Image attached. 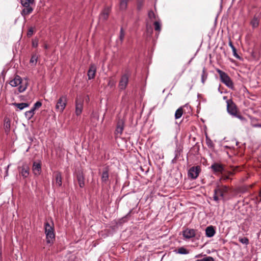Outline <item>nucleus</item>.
<instances>
[{"mask_svg": "<svg viewBox=\"0 0 261 261\" xmlns=\"http://www.w3.org/2000/svg\"><path fill=\"white\" fill-rule=\"evenodd\" d=\"M2 258V251L0 250V260H1Z\"/></svg>", "mask_w": 261, "mask_h": 261, "instance_id": "8fccbe9b", "label": "nucleus"}, {"mask_svg": "<svg viewBox=\"0 0 261 261\" xmlns=\"http://www.w3.org/2000/svg\"><path fill=\"white\" fill-rule=\"evenodd\" d=\"M41 106L42 103L40 101H37L34 105L32 109L35 111L36 109L40 108Z\"/></svg>", "mask_w": 261, "mask_h": 261, "instance_id": "f704fd0d", "label": "nucleus"}, {"mask_svg": "<svg viewBox=\"0 0 261 261\" xmlns=\"http://www.w3.org/2000/svg\"><path fill=\"white\" fill-rule=\"evenodd\" d=\"M33 33H34L33 28H30L29 29L28 32L27 33V36L29 37H30L31 36H32L33 35Z\"/></svg>", "mask_w": 261, "mask_h": 261, "instance_id": "e433bc0d", "label": "nucleus"}, {"mask_svg": "<svg viewBox=\"0 0 261 261\" xmlns=\"http://www.w3.org/2000/svg\"><path fill=\"white\" fill-rule=\"evenodd\" d=\"M219 73L221 82L230 89L233 88V83L227 73L219 69H216Z\"/></svg>", "mask_w": 261, "mask_h": 261, "instance_id": "f03ea898", "label": "nucleus"}, {"mask_svg": "<svg viewBox=\"0 0 261 261\" xmlns=\"http://www.w3.org/2000/svg\"><path fill=\"white\" fill-rule=\"evenodd\" d=\"M239 241L242 244H245V245H248L249 242L248 239L246 237L239 238Z\"/></svg>", "mask_w": 261, "mask_h": 261, "instance_id": "2f4dec72", "label": "nucleus"}, {"mask_svg": "<svg viewBox=\"0 0 261 261\" xmlns=\"http://www.w3.org/2000/svg\"><path fill=\"white\" fill-rule=\"evenodd\" d=\"M184 72V71H182V72L181 73H180L179 74V77L182 75V73Z\"/></svg>", "mask_w": 261, "mask_h": 261, "instance_id": "5fc2aeb1", "label": "nucleus"}, {"mask_svg": "<svg viewBox=\"0 0 261 261\" xmlns=\"http://www.w3.org/2000/svg\"><path fill=\"white\" fill-rule=\"evenodd\" d=\"M202 256V254H198V255H196L195 257L198 258V257H201Z\"/></svg>", "mask_w": 261, "mask_h": 261, "instance_id": "de8ad7c7", "label": "nucleus"}, {"mask_svg": "<svg viewBox=\"0 0 261 261\" xmlns=\"http://www.w3.org/2000/svg\"><path fill=\"white\" fill-rule=\"evenodd\" d=\"M229 190V188L227 186L218 185L214 190V192L215 193H218L221 198L220 199L224 200L225 195L228 192Z\"/></svg>", "mask_w": 261, "mask_h": 261, "instance_id": "39448f33", "label": "nucleus"}, {"mask_svg": "<svg viewBox=\"0 0 261 261\" xmlns=\"http://www.w3.org/2000/svg\"><path fill=\"white\" fill-rule=\"evenodd\" d=\"M211 168L216 173H222L224 170V167L222 165L219 163L213 164L211 165Z\"/></svg>", "mask_w": 261, "mask_h": 261, "instance_id": "2eb2a0df", "label": "nucleus"}, {"mask_svg": "<svg viewBox=\"0 0 261 261\" xmlns=\"http://www.w3.org/2000/svg\"><path fill=\"white\" fill-rule=\"evenodd\" d=\"M258 196H259V198H260L259 201H261V189L260 190V191H259V195H258Z\"/></svg>", "mask_w": 261, "mask_h": 261, "instance_id": "49530a36", "label": "nucleus"}, {"mask_svg": "<svg viewBox=\"0 0 261 261\" xmlns=\"http://www.w3.org/2000/svg\"><path fill=\"white\" fill-rule=\"evenodd\" d=\"M207 73H206V69L205 67H203L202 69V73L201 75V82L203 84H204L205 81L207 79Z\"/></svg>", "mask_w": 261, "mask_h": 261, "instance_id": "c85d7f7f", "label": "nucleus"}, {"mask_svg": "<svg viewBox=\"0 0 261 261\" xmlns=\"http://www.w3.org/2000/svg\"><path fill=\"white\" fill-rule=\"evenodd\" d=\"M228 179V176H226V177L224 178V179Z\"/></svg>", "mask_w": 261, "mask_h": 261, "instance_id": "6e6d98bb", "label": "nucleus"}, {"mask_svg": "<svg viewBox=\"0 0 261 261\" xmlns=\"http://www.w3.org/2000/svg\"><path fill=\"white\" fill-rule=\"evenodd\" d=\"M83 108V101L81 100L76 99L75 103V114L77 116L81 115Z\"/></svg>", "mask_w": 261, "mask_h": 261, "instance_id": "4468645a", "label": "nucleus"}, {"mask_svg": "<svg viewBox=\"0 0 261 261\" xmlns=\"http://www.w3.org/2000/svg\"><path fill=\"white\" fill-rule=\"evenodd\" d=\"M35 114V111L31 109L30 111H27L25 113V116L27 119L30 120Z\"/></svg>", "mask_w": 261, "mask_h": 261, "instance_id": "bb28decb", "label": "nucleus"}, {"mask_svg": "<svg viewBox=\"0 0 261 261\" xmlns=\"http://www.w3.org/2000/svg\"><path fill=\"white\" fill-rule=\"evenodd\" d=\"M56 185L58 187H61L62 184V178L61 173L60 172H57L55 174Z\"/></svg>", "mask_w": 261, "mask_h": 261, "instance_id": "6ab92c4d", "label": "nucleus"}, {"mask_svg": "<svg viewBox=\"0 0 261 261\" xmlns=\"http://www.w3.org/2000/svg\"><path fill=\"white\" fill-rule=\"evenodd\" d=\"M19 172L23 178H27L30 174V167L27 164L24 163L19 168Z\"/></svg>", "mask_w": 261, "mask_h": 261, "instance_id": "ddd939ff", "label": "nucleus"}, {"mask_svg": "<svg viewBox=\"0 0 261 261\" xmlns=\"http://www.w3.org/2000/svg\"><path fill=\"white\" fill-rule=\"evenodd\" d=\"M228 44L229 46L232 49L235 48L230 40H229Z\"/></svg>", "mask_w": 261, "mask_h": 261, "instance_id": "37998d69", "label": "nucleus"}, {"mask_svg": "<svg viewBox=\"0 0 261 261\" xmlns=\"http://www.w3.org/2000/svg\"><path fill=\"white\" fill-rule=\"evenodd\" d=\"M183 114V109L181 107L178 108L175 112V118L177 119L180 118Z\"/></svg>", "mask_w": 261, "mask_h": 261, "instance_id": "cd10ccee", "label": "nucleus"}, {"mask_svg": "<svg viewBox=\"0 0 261 261\" xmlns=\"http://www.w3.org/2000/svg\"><path fill=\"white\" fill-rule=\"evenodd\" d=\"M67 103L66 96L62 95L57 100L56 105V110L60 113H62L65 109Z\"/></svg>", "mask_w": 261, "mask_h": 261, "instance_id": "423d86ee", "label": "nucleus"}, {"mask_svg": "<svg viewBox=\"0 0 261 261\" xmlns=\"http://www.w3.org/2000/svg\"><path fill=\"white\" fill-rule=\"evenodd\" d=\"M77 180L78 181V183L79 185V186L81 188L84 187L85 185L84 183V177L83 176V174L82 173H79L77 174Z\"/></svg>", "mask_w": 261, "mask_h": 261, "instance_id": "412c9836", "label": "nucleus"}, {"mask_svg": "<svg viewBox=\"0 0 261 261\" xmlns=\"http://www.w3.org/2000/svg\"><path fill=\"white\" fill-rule=\"evenodd\" d=\"M124 122L122 119H119L117 122L115 135L116 138L120 137L124 129Z\"/></svg>", "mask_w": 261, "mask_h": 261, "instance_id": "9b49d317", "label": "nucleus"}, {"mask_svg": "<svg viewBox=\"0 0 261 261\" xmlns=\"http://www.w3.org/2000/svg\"><path fill=\"white\" fill-rule=\"evenodd\" d=\"M154 16L153 12L152 11H150L148 13V16Z\"/></svg>", "mask_w": 261, "mask_h": 261, "instance_id": "c03bdc74", "label": "nucleus"}, {"mask_svg": "<svg viewBox=\"0 0 261 261\" xmlns=\"http://www.w3.org/2000/svg\"><path fill=\"white\" fill-rule=\"evenodd\" d=\"M197 232V230L187 228L182 231V235L186 239H190L196 237Z\"/></svg>", "mask_w": 261, "mask_h": 261, "instance_id": "9d476101", "label": "nucleus"}, {"mask_svg": "<svg viewBox=\"0 0 261 261\" xmlns=\"http://www.w3.org/2000/svg\"><path fill=\"white\" fill-rule=\"evenodd\" d=\"M206 141H207V145H209L208 143H210L211 140H209V141H208L207 140H206Z\"/></svg>", "mask_w": 261, "mask_h": 261, "instance_id": "603ef678", "label": "nucleus"}, {"mask_svg": "<svg viewBox=\"0 0 261 261\" xmlns=\"http://www.w3.org/2000/svg\"><path fill=\"white\" fill-rule=\"evenodd\" d=\"M227 110L228 113L232 116L236 115L238 112L237 107L236 104L231 99H228L226 101Z\"/></svg>", "mask_w": 261, "mask_h": 261, "instance_id": "6e6552de", "label": "nucleus"}, {"mask_svg": "<svg viewBox=\"0 0 261 261\" xmlns=\"http://www.w3.org/2000/svg\"><path fill=\"white\" fill-rule=\"evenodd\" d=\"M216 231L214 226L211 225L206 228L205 235L207 237L211 238L213 237Z\"/></svg>", "mask_w": 261, "mask_h": 261, "instance_id": "f3484780", "label": "nucleus"}, {"mask_svg": "<svg viewBox=\"0 0 261 261\" xmlns=\"http://www.w3.org/2000/svg\"><path fill=\"white\" fill-rule=\"evenodd\" d=\"M13 105L18 108L20 110H22L23 109L28 107L30 105L29 103L25 102L14 103Z\"/></svg>", "mask_w": 261, "mask_h": 261, "instance_id": "b1692460", "label": "nucleus"}, {"mask_svg": "<svg viewBox=\"0 0 261 261\" xmlns=\"http://www.w3.org/2000/svg\"><path fill=\"white\" fill-rule=\"evenodd\" d=\"M177 253L181 254H187L189 253V251L184 247H181L178 249Z\"/></svg>", "mask_w": 261, "mask_h": 261, "instance_id": "7c9ffc66", "label": "nucleus"}, {"mask_svg": "<svg viewBox=\"0 0 261 261\" xmlns=\"http://www.w3.org/2000/svg\"><path fill=\"white\" fill-rule=\"evenodd\" d=\"M28 87V83L26 81L23 82L21 80V83L19 85L18 87V91L19 92H24Z\"/></svg>", "mask_w": 261, "mask_h": 261, "instance_id": "a878e982", "label": "nucleus"}, {"mask_svg": "<svg viewBox=\"0 0 261 261\" xmlns=\"http://www.w3.org/2000/svg\"><path fill=\"white\" fill-rule=\"evenodd\" d=\"M109 169L108 167L105 168L101 174V181L105 184H107L109 180Z\"/></svg>", "mask_w": 261, "mask_h": 261, "instance_id": "dca6fc26", "label": "nucleus"}, {"mask_svg": "<svg viewBox=\"0 0 261 261\" xmlns=\"http://www.w3.org/2000/svg\"><path fill=\"white\" fill-rule=\"evenodd\" d=\"M201 171V168L199 166H193L190 168L188 171V176L193 179L197 178Z\"/></svg>", "mask_w": 261, "mask_h": 261, "instance_id": "0eeeda50", "label": "nucleus"}, {"mask_svg": "<svg viewBox=\"0 0 261 261\" xmlns=\"http://www.w3.org/2000/svg\"><path fill=\"white\" fill-rule=\"evenodd\" d=\"M233 55V56L236 57L237 58H239V55L237 53V49L236 48H233L232 49Z\"/></svg>", "mask_w": 261, "mask_h": 261, "instance_id": "a19ab883", "label": "nucleus"}, {"mask_svg": "<svg viewBox=\"0 0 261 261\" xmlns=\"http://www.w3.org/2000/svg\"><path fill=\"white\" fill-rule=\"evenodd\" d=\"M38 45V41L37 39L33 40L32 41V46L34 47H37Z\"/></svg>", "mask_w": 261, "mask_h": 261, "instance_id": "4c0bfd02", "label": "nucleus"}, {"mask_svg": "<svg viewBox=\"0 0 261 261\" xmlns=\"http://www.w3.org/2000/svg\"><path fill=\"white\" fill-rule=\"evenodd\" d=\"M195 261H214V259L212 256H206L205 257L196 260Z\"/></svg>", "mask_w": 261, "mask_h": 261, "instance_id": "72a5a7b5", "label": "nucleus"}, {"mask_svg": "<svg viewBox=\"0 0 261 261\" xmlns=\"http://www.w3.org/2000/svg\"><path fill=\"white\" fill-rule=\"evenodd\" d=\"M219 196V195L218 194V193H215L214 192V195L213 197L214 200L216 201H218V200L220 199Z\"/></svg>", "mask_w": 261, "mask_h": 261, "instance_id": "ea45409f", "label": "nucleus"}, {"mask_svg": "<svg viewBox=\"0 0 261 261\" xmlns=\"http://www.w3.org/2000/svg\"><path fill=\"white\" fill-rule=\"evenodd\" d=\"M253 126L255 127H261V123L254 124Z\"/></svg>", "mask_w": 261, "mask_h": 261, "instance_id": "a18cd8bd", "label": "nucleus"}, {"mask_svg": "<svg viewBox=\"0 0 261 261\" xmlns=\"http://www.w3.org/2000/svg\"><path fill=\"white\" fill-rule=\"evenodd\" d=\"M115 84V82L113 80H110L109 82H108V85L110 87H113V86H114Z\"/></svg>", "mask_w": 261, "mask_h": 261, "instance_id": "58836bf2", "label": "nucleus"}, {"mask_svg": "<svg viewBox=\"0 0 261 261\" xmlns=\"http://www.w3.org/2000/svg\"><path fill=\"white\" fill-rule=\"evenodd\" d=\"M155 17H149L146 20V32L148 35L151 36L153 33L152 27H153L156 35H159L162 29V23L161 20L155 19Z\"/></svg>", "mask_w": 261, "mask_h": 261, "instance_id": "f257e3e1", "label": "nucleus"}, {"mask_svg": "<svg viewBox=\"0 0 261 261\" xmlns=\"http://www.w3.org/2000/svg\"><path fill=\"white\" fill-rule=\"evenodd\" d=\"M125 36V33L123 30V28H121L120 31V35H119V39L122 43L123 41L124 38Z\"/></svg>", "mask_w": 261, "mask_h": 261, "instance_id": "473e14b6", "label": "nucleus"}, {"mask_svg": "<svg viewBox=\"0 0 261 261\" xmlns=\"http://www.w3.org/2000/svg\"><path fill=\"white\" fill-rule=\"evenodd\" d=\"M96 67L94 65H91L88 71V76L89 80L92 79L94 77Z\"/></svg>", "mask_w": 261, "mask_h": 261, "instance_id": "aec40b11", "label": "nucleus"}, {"mask_svg": "<svg viewBox=\"0 0 261 261\" xmlns=\"http://www.w3.org/2000/svg\"><path fill=\"white\" fill-rule=\"evenodd\" d=\"M45 233L46 234V239L47 244H53L55 240V234L54 232V227L48 222L45 224Z\"/></svg>", "mask_w": 261, "mask_h": 261, "instance_id": "7ed1b4c3", "label": "nucleus"}, {"mask_svg": "<svg viewBox=\"0 0 261 261\" xmlns=\"http://www.w3.org/2000/svg\"><path fill=\"white\" fill-rule=\"evenodd\" d=\"M233 116L238 118L241 120H244L245 119L244 117H243L242 115L238 114V113L236 114V115H234Z\"/></svg>", "mask_w": 261, "mask_h": 261, "instance_id": "79ce46f5", "label": "nucleus"}, {"mask_svg": "<svg viewBox=\"0 0 261 261\" xmlns=\"http://www.w3.org/2000/svg\"><path fill=\"white\" fill-rule=\"evenodd\" d=\"M10 120L8 118H5L4 120V127L5 129V131L7 134H8L10 132Z\"/></svg>", "mask_w": 261, "mask_h": 261, "instance_id": "4be33fe9", "label": "nucleus"}, {"mask_svg": "<svg viewBox=\"0 0 261 261\" xmlns=\"http://www.w3.org/2000/svg\"><path fill=\"white\" fill-rule=\"evenodd\" d=\"M128 78L129 75L127 73L121 76L118 85V87L120 90H123L126 88L128 83Z\"/></svg>", "mask_w": 261, "mask_h": 261, "instance_id": "1a4fd4ad", "label": "nucleus"}, {"mask_svg": "<svg viewBox=\"0 0 261 261\" xmlns=\"http://www.w3.org/2000/svg\"><path fill=\"white\" fill-rule=\"evenodd\" d=\"M21 83V79L18 76L16 75L14 79L10 81V84L12 87H16L19 86Z\"/></svg>", "mask_w": 261, "mask_h": 261, "instance_id": "a211bd4d", "label": "nucleus"}, {"mask_svg": "<svg viewBox=\"0 0 261 261\" xmlns=\"http://www.w3.org/2000/svg\"><path fill=\"white\" fill-rule=\"evenodd\" d=\"M128 0H120L119 8L121 11H124L127 8Z\"/></svg>", "mask_w": 261, "mask_h": 261, "instance_id": "5701e85b", "label": "nucleus"}, {"mask_svg": "<svg viewBox=\"0 0 261 261\" xmlns=\"http://www.w3.org/2000/svg\"><path fill=\"white\" fill-rule=\"evenodd\" d=\"M141 4H138V8L139 9L141 8Z\"/></svg>", "mask_w": 261, "mask_h": 261, "instance_id": "09e8293b", "label": "nucleus"}, {"mask_svg": "<svg viewBox=\"0 0 261 261\" xmlns=\"http://www.w3.org/2000/svg\"><path fill=\"white\" fill-rule=\"evenodd\" d=\"M32 171L35 176L39 175L41 173V162L40 161L33 162Z\"/></svg>", "mask_w": 261, "mask_h": 261, "instance_id": "f8f14e48", "label": "nucleus"}, {"mask_svg": "<svg viewBox=\"0 0 261 261\" xmlns=\"http://www.w3.org/2000/svg\"><path fill=\"white\" fill-rule=\"evenodd\" d=\"M253 28H256L259 24V19L258 17H253L250 22Z\"/></svg>", "mask_w": 261, "mask_h": 261, "instance_id": "c756f323", "label": "nucleus"}, {"mask_svg": "<svg viewBox=\"0 0 261 261\" xmlns=\"http://www.w3.org/2000/svg\"><path fill=\"white\" fill-rule=\"evenodd\" d=\"M110 12V8L109 7H107L103 10L102 13H103V15L108 16V15H109Z\"/></svg>", "mask_w": 261, "mask_h": 261, "instance_id": "c9c22d12", "label": "nucleus"}, {"mask_svg": "<svg viewBox=\"0 0 261 261\" xmlns=\"http://www.w3.org/2000/svg\"><path fill=\"white\" fill-rule=\"evenodd\" d=\"M206 141H207V145H209L208 143H210L211 140H209V141H208L207 140H206Z\"/></svg>", "mask_w": 261, "mask_h": 261, "instance_id": "3c124183", "label": "nucleus"}, {"mask_svg": "<svg viewBox=\"0 0 261 261\" xmlns=\"http://www.w3.org/2000/svg\"><path fill=\"white\" fill-rule=\"evenodd\" d=\"M20 2L23 7L21 14L22 15H29L33 11L32 6L34 5V0H20Z\"/></svg>", "mask_w": 261, "mask_h": 261, "instance_id": "20e7f679", "label": "nucleus"}, {"mask_svg": "<svg viewBox=\"0 0 261 261\" xmlns=\"http://www.w3.org/2000/svg\"><path fill=\"white\" fill-rule=\"evenodd\" d=\"M131 212H132V211H130L126 215V216L127 217V216H129L130 215Z\"/></svg>", "mask_w": 261, "mask_h": 261, "instance_id": "864d4df0", "label": "nucleus"}, {"mask_svg": "<svg viewBox=\"0 0 261 261\" xmlns=\"http://www.w3.org/2000/svg\"><path fill=\"white\" fill-rule=\"evenodd\" d=\"M38 57L36 54H33L32 55L30 61V63L31 64V66H36L37 61H38Z\"/></svg>", "mask_w": 261, "mask_h": 261, "instance_id": "393cba45", "label": "nucleus"}]
</instances>
